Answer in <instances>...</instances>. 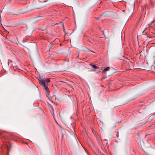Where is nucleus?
<instances>
[{
    "mask_svg": "<svg viewBox=\"0 0 155 155\" xmlns=\"http://www.w3.org/2000/svg\"><path fill=\"white\" fill-rule=\"evenodd\" d=\"M59 24H61L62 27H63V31L65 33H66V32L65 31V28H64V23H63L62 22H59V23H56L55 25H58Z\"/></svg>",
    "mask_w": 155,
    "mask_h": 155,
    "instance_id": "nucleus-3",
    "label": "nucleus"
},
{
    "mask_svg": "<svg viewBox=\"0 0 155 155\" xmlns=\"http://www.w3.org/2000/svg\"><path fill=\"white\" fill-rule=\"evenodd\" d=\"M110 67H107L106 68L104 69L103 70V71L104 72H106V71H108L110 69Z\"/></svg>",
    "mask_w": 155,
    "mask_h": 155,
    "instance_id": "nucleus-6",
    "label": "nucleus"
},
{
    "mask_svg": "<svg viewBox=\"0 0 155 155\" xmlns=\"http://www.w3.org/2000/svg\"><path fill=\"white\" fill-rule=\"evenodd\" d=\"M51 113L52 116H53V117H54V119H55V118H54V114L53 112H53H51Z\"/></svg>",
    "mask_w": 155,
    "mask_h": 155,
    "instance_id": "nucleus-7",
    "label": "nucleus"
},
{
    "mask_svg": "<svg viewBox=\"0 0 155 155\" xmlns=\"http://www.w3.org/2000/svg\"><path fill=\"white\" fill-rule=\"evenodd\" d=\"M39 17H37L35 19V21H38L40 20V19L39 18Z\"/></svg>",
    "mask_w": 155,
    "mask_h": 155,
    "instance_id": "nucleus-8",
    "label": "nucleus"
},
{
    "mask_svg": "<svg viewBox=\"0 0 155 155\" xmlns=\"http://www.w3.org/2000/svg\"><path fill=\"white\" fill-rule=\"evenodd\" d=\"M39 81V84L44 86L45 88L48 92V95H49V90L48 88V83L50 82V80L49 78H46L45 79L42 78L40 77H39L38 78Z\"/></svg>",
    "mask_w": 155,
    "mask_h": 155,
    "instance_id": "nucleus-1",
    "label": "nucleus"
},
{
    "mask_svg": "<svg viewBox=\"0 0 155 155\" xmlns=\"http://www.w3.org/2000/svg\"><path fill=\"white\" fill-rule=\"evenodd\" d=\"M154 21H152V22H154Z\"/></svg>",
    "mask_w": 155,
    "mask_h": 155,
    "instance_id": "nucleus-13",
    "label": "nucleus"
},
{
    "mask_svg": "<svg viewBox=\"0 0 155 155\" xmlns=\"http://www.w3.org/2000/svg\"><path fill=\"white\" fill-rule=\"evenodd\" d=\"M83 51H91V52H94L93 51H91L89 49H88V48H86V47H84L83 48Z\"/></svg>",
    "mask_w": 155,
    "mask_h": 155,
    "instance_id": "nucleus-4",
    "label": "nucleus"
},
{
    "mask_svg": "<svg viewBox=\"0 0 155 155\" xmlns=\"http://www.w3.org/2000/svg\"><path fill=\"white\" fill-rule=\"evenodd\" d=\"M42 8V7H37L36 8H37V9H38V8Z\"/></svg>",
    "mask_w": 155,
    "mask_h": 155,
    "instance_id": "nucleus-10",
    "label": "nucleus"
},
{
    "mask_svg": "<svg viewBox=\"0 0 155 155\" xmlns=\"http://www.w3.org/2000/svg\"><path fill=\"white\" fill-rule=\"evenodd\" d=\"M51 109H53V107L52 106H51Z\"/></svg>",
    "mask_w": 155,
    "mask_h": 155,
    "instance_id": "nucleus-12",
    "label": "nucleus"
},
{
    "mask_svg": "<svg viewBox=\"0 0 155 155\" xmlns=\"http://www.w3.org/2000/svg\"><path fill=\"white\" fill-rule=\"evenodd\" d=\"M90 65H91L94 68L97 69L99 68V67H97L95 65L93 64H90Z\"/></svg>",
    "mask_w": 155,
    "mask_h": 155,
    "instance_id": "nucleus-5",
    "label": "nucleus"
},
{
    "mask_svg": "<svg viewBox=\"0 0 155 155\" xmlns=\"http://www.w3.org/2000/svg\"><path fill=\"white\" fill-rule=\"evenodd\" d=\"M143 52L142 51H141L140 52L139 54H140V56L141 54V53Z\"/></svg>",
    "mask_w": 155,
    "mask_h": 155,
    "instance_id": "nucleus-9",
    "label": "nucleus"
},
{
    "mask_svg": "<svg viewBox=\"0 0 155 155\" xmlns=\"http://www.w3.org/2000/svg\"><path fill=\"white\" fill-rule=\"evenodd\" d=\"M60 113L59 112V116H60V117H61V116H60Z\"/></svg>",
    "mask_w": 155,
    "mask_h": 155,
    "instance_id": "nucleus-11",
    "label": "nucleus"
},
{
    "mask_svg": "<svg viewBox=\"0 0 155 155\" xmlns=\"http://www.w3.org/2000/svg\"><path fill=\"white\" fill-rule=\"evenodd\" d=\"M29 50V54H31L32 51H37V45L35 44H32L30 45L29 48H28Z\"/></svg>",
    "mask_w": 155,
    "mask_h": 155,
    "instance_id": "nucleus-2",
    "label": "nucleus"
}]
</instances>
